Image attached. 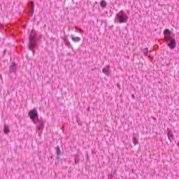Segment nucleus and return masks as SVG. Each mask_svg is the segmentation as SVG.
<instances>
[{"instance_id": "obj_1", "label": "nucleus", "mask_w": 179, "mask_h": 179, "mask_svg": "<svg viewBox=\"0 0 179 179\" xmlns=\"http://www.w3.org/2000/svg\"><path fill=\"white\" fill-rule=\"evenodd\" d=\"M43 35L41 34H37L36 29H32L29 35V43L28 48L30 51H32L34 55L36 54V48L38 47V40L42 38Z\"/></svg>"}, {"instance_id": "obj_2", "label": "nucleus", "mask_w": 179, "mask_h": 179, "mask_svg": "<svg viewBox=\"0 0 179 179\" xmlns=\"http://www.w3.org/2000/svg\"><path fill=\"white\" fill-rule=\"evenodd\" d=\"M163 34L167 47L171 50H174L177 47V41H176V37L171 36V31L169 29H165Z\"/></svg>"}, {"instance_id": "obj_3", "label": "nucleus", "mask_w": 179, "mask_h": 179, "mask_svg": "<svg viewBox=\"0 0 179 179\" xmlns=\"http://www.w3.org/2000/svg\"><path fill=\"white\" fill-rule=\"evenodd\" d=\"M129 19V16H128V14H127L124 10H122L116 14L115 22H116V23H120V24H122L124 23H127Z\"/></svg>"}, {"instance_id": "obj_4", "label": "nucleus", "mask_w": 179, "mask_h": 179, "mask_svg": "<svg viewBox=\"0 0 179 179\" xmlns=\"http://www.w3.org/2000/svg\"><path fill=\"white\" fill-rule=\"evenodd\" d=\"M28 117L32 121V122H36V121H38V111H37V108H34L29 110Z\"/></svg>"}, {"instance_id": "obj_5", "label": "nucleus", "mask_w": 179, "mask_h": 179, "mask_svg": "<svg viewBox=\"0 0 179 179\" xmlns=\"http://www.w3.org/2000/svg\"><path fill=\"white\" fill-rule=\"evenodd\" d=\"M34 124L36 125V129L38 131H43V129H44V126H45L44 120L38 119V120L34 122Z\"/></svg>"}, {"instance_id": "obj_6", "label": "nucleus", "mask_w": 179, "mask_h": 179, "mask_svg": "<svg viewBox=\"0 0 179 179\" xmlns=\"http://www.w3.org/2000/svg\"><path fill=\"white\" fill-rule=\"evenodd\" d=\"M102 73L106 75V76H111L112 71L110 65H106L103 67L102 69Z\"/></svg>"}, {"instance_id": "obj_7", "label": "nucleus", "mask_w": 179, "mask_h": 179, "mask_svg": "<svg viewBox=\"0 0 179 179\" xmlns=\"http://www.w3.org/2000/svg\"><path fill=\"white\" fill-rule=\"evenodd\" d=\"M17 71V64L15 62H12L9 67V73H15Z\"/></svg>"}, {"instance_id": "obj_8", "label": "nucleus", "mask_w": 179, "mask_h": 179, "mask_svg": "<svg viewBox=\"0 0 179 179\" xmlns=\"http://www.w3.org/2000/svg\"><path fill=\"white\" fill-rule=\"evenodd\" d=\"M55 152H56V159L58 162H61V156L62 155V152H61V148H59V145H57L55 148Z\"/></svg>"}, {"instance_id": "obj_9", "label": "nucleus", "mask_w": 179, "mask_h": 179, "mask_svg": "<svg viewBox=\"0 0 179 179\" xmlns=\"http://www.w3.org/2000/svg\"><path fill=\"white\" fill-rule=\"evenodd\" d=\"M166 131L169 141H170V142H171V141H174L176 137L174 136L173 131H171V129H170V128H167Z\"/></svg>"}, {"instance_id": "obj_10", "label": "nucleus", "mask_w": 179, "mask_h": 179, "mask_svg": "<svg viewBox=\"0 0 179 179\" xmlns=\"http://www.w3.org/2000/svg\"><path fill=\"white\" fill-rule=\"evenodd\" d=\"M29 15L32 17L33 15H34V8H35L34 2L29 1Z\"/></svg>"}, {"instance_id": "obj_11", "label": "nucleus", "mask_w": 179, "mask_h": 179, "mask_svg": "<svg viewBox=\"0 0 179 179\" xmlns=\"http://www.w3.org/2000/svg\"><path fill=\"white\" fill-rule=\"evenodd\" d=\"M64 43L68 48H71L73 50V47H72V45H71V42H69V40L68 39V35H65L64 37Z\"/></svg>"}, {"instance_id": "obj_12", "label": "nucleus", "mask_w": 179, "mask_h": 179, "mask_svg": "<svg viewBox=\"0 0 179 179\" xmlns=\"http://www.w3.org/2000/svg\"><path fill=\"white\" fill-rule=\"evenodd\" d=\"M3 132L5 135H8V134L10 133V129L9 128V126L6 124H4Z\"/></svg>"}, {"instance_id": "obj_13", "label": "nucleus", "mask_w": 179, "mask_h": 179, "mask_svg": "<svg viewBox=\"0 0 179 179\" xmlns=\"http://www.w3.org/2000/svg\"><path fill=\"white\" fill-rule=\"evenodd\" d=\"M71 40H72V41H73V43H79L81 40L80 37L75 36L73 35H71Z\"/></svg>"}, {"instance_id": "obj_14", "label": "nucleus", "mask_w": 179, "mask_h": 179, "mask_svg": "<svg viewBox=\"0 0 179 179\" xmlns=\"http://www.w3.org/2000/svg\"><path fill=\"white\" fill-rule=\"evenodd\" d=\"M80 155H74V163L75 164H79V162H80Z\"/></svg>"}, {"instance_id": "obj_15", "label": "nucleus", "mask_w": 179, "mask_h": 179, "mask_svg": "<svg viewBox=\"0 0 179 179\" xmlns=\"http://www.w3.org/2000/svg\"><path fill=\"white\" fill-rule=\"evenodd\" d=\"M100 6L101 8H102V9H105V8H107V1H106V0L101 1Z\"/></svg>"}, {"instance_id": "obj_16", "label": "nucleus", "mask_w": 179, "mask_h": 179, "mask_svg": "<svg viewBox=\"0 0 179 179\" xmlns=\"http://www.w3.org/2000/svg\"><path fill=\"white\" fill-rule=\"evenodd\" d=\"M142 52H143V55H145V57H148L149 48H143Z\"/></svg>"}, {"instance_id": "obj_17", "label": "nucleus", "mask_w": 179, "mask_h": 179, "mask_svg": "<svg viewBox=\"0 0 179 179\" xmlns=\"http://www.w3.org/2000/svg\"><path fill=\"white\" fill-rule=\"evenodd\" d=\"M132 141H133V143L134 144V145H138V143H139L138 141V138L134 136L132 138Z\"/></svg>"}, {"instance_id": "obj_18", "label": "nucleus", "mask_w": 179, "mask_h": 179, "mask_svg": "<svg viewBox=\"0 0 179 179\" xmlns=\"http://www.w3.org/2000/svg\"><path fill=\"white\" fill-rule=\"evenodd\" d=\"M76 122H78V125H82V123H80V120H79L78 118L76 119Z\"/></svg>"}, {"instance_id": "obj_19", "label": "nucleus", "mask_w": 179, "mask_h": 179, "mask_svg": "<svg viewBox=\"0 0 179 179\" xmlns=\"http://www.w3.org/2000/svg\"><path fill=\"white\" fill-rule=\"evenodd\" d=\"M6 52H8V50L6 49H5L3 52V55L5 56V55L6 54Z\"/></svg>"}, {"instance_id": "obj_20", "label": "nucleus", "mask_w": 179, "mask_h": 179, "mask_svg": "<svg viewBox=\"0 0 179 179\" xmlns=\"http://www.w3.org/2000/svg\"><path fill=\"white\" fill-rule=\"evenodd\" d=\"M78 31H79V33H85V31L83 29H80L78 30Z\"/></svg>"}, {"instance_id": "obj_21", "label": "nucleus", "mask_w": 179, "mask_h": 179, "mask_svg": "<svg viewBox=\"0 0 179 179\" xmlns=\"http://www.w3.org/2000/svg\"><path fill=\"white\" fill-rule=\"evenodd\" d=\"M108 177H110V178H114V175L113 173L108 174Z\"/></svg>"}, {"instance_id": "obj_22", "label": "nucleus", "mask_w": 179, "mask_h": 179, "mask_svg": "<svg viewBox=\"0 0 179 179\" xmlns=\"http://www.w3.org/2000/svg\"><path fill=\"white\" fill-rule=\"evenodd\" d=\"M75 30H76V31H79L80 29H79V27H75Z\"/></svg>"}, {"instance_id": "obj_23", "label": "nucleus", "mask_w": 179, "mask_h": 179, "mask_svg": "<svg viewBox=\"0 0 179 179\" xmlns=\"http://www.w3.org/2000/svg\"><path fill=\"white\" fill-rule=\"evenodd\" d=\"M97 3H99V2L95 1L94 4V5H97Z\"/></svg>"}, {"instance_id": "obj_24", "label": "nucleus", "mask_w": 179, "mask_h": 179, "mask_svg": "<svg viewBox=\"0 0 179 179\" xmlns=\"http://www.w3.org/2000/svg\"><path fill=\"white\" fill-rule=\"evenodd\" d=\"M1 26H2V23H1V22H0V29H1Z\"/></svg>"}, {"instance_id": "obj_25", "label": "nucleus", "mask_w": 179, "mask_h": 179, "mask_svg": "<svg viewBox=\"0 0 179 179\" xmlns=\"http://www.w3.org/2000/svg\"><path fill=\"white\" fill-rule=\"evenodd\" d=\"M2 78V75L0 74V79Z\"/></svg>"}, {"instance_id": "obj_26", "label": "nucleus", "mask_w": 179, "mask_h": 179, "mask_svg": "<svg viewBox=\"0 0 179 179\" xmlns=\"http://www.w3.org/2000/svg\"><path fill=\"white\" fill-rule=\"evenodd\" d=\"M177 176H178V177H179V174H178V175H177Z\"/></svg>"}]
</instances>
